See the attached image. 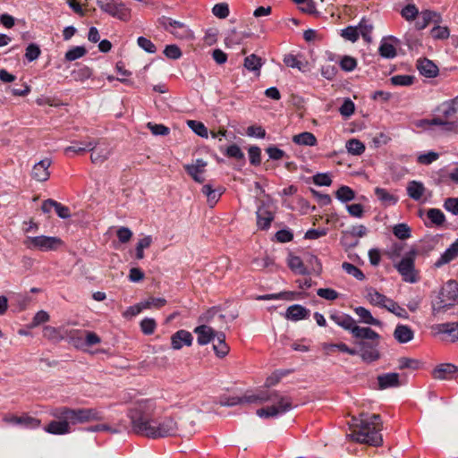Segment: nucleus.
Here are the masks:
<instances>
[{"mask_svg": "<svg viewBox=\"0 0 458 458\" xmlns=\"http://www.w3.org/2000/svg\"><path fill=\"white\" fill-rule=\"evenodd\" d=\"M131 432L150 439L165 438L177 435L179 427L172 416H160L156 401L141 399L127 410Z\"/></svg>", "mask_w": 458, "mask_h": 458, "instance_id": "f257e3e1", "label": "nucleus"}, {"mask_svg": "<svg viewBox=\"0 0 458 458\" xmlns=\"http://www.w3.org/2000/svg\"><path fill=\"white\" fill-rule=\"evenodd\" d=\"M270 402L273 404L265 408L257 410V415L260 418H272L284 414L293 408L292 399L288 396L281 395L276 390H262L257 394H245L242 397L222 395L219 397L218 403L221 406H234L240 403H263Z\"/></svg>", "mask_w": 458, "mask_h": 458, "instance_id": "f03ea898", "label": "nucleus"}, {"mask_svg": "<svg viewBox=\"0 0 458 458\" xmlns=\"http://www.w3.org/2000/svg\"><path fill=\"white\" fill-rule=\"evenodd\" d=\"M49 414L55 420L44 427L52 435H66L71 432V425L83 424L104 420V414L96 408L72 409L66 406L53 408Z\"/></svg>", "mask_w": 458, "mask_h": 458, "instance_id": "7ed1b4c3", "label": "nucleus"}, {"mask_svg": "<svg viewBox=\"0 0 458 458\" xmlns=\"http://www.w3.org/2000/svg\"><path fill=\"white\" fill-rule=\"evenodd\" d=\"M353 421L355 423L352 425V437L357 442L373 446H380L383 444L380 415L361 413L360 419H353Z\"/></svg>", "mask_w": 458, "mask_h": 458, "instance_id": "20e7f679", "label": "nucleus"}, {"mask_svg": "<svg viewBox=\"0 0 458 458\" xmlns=\"http://www.w3.org/2000/svg\"><path fill=\"white\" fill-rule=\"evenodd\" d=\"M357 341L355 344L358 345V354L364 362L371 363L380 358L378 345L380 342V335L370 327H364L363 329H356Z\"/></svg>", "mask_w": 458, "mask_h": 458, "instance_id": "39448f33", "label": "nucleus"}, {"mask_svg": "<svg viewBox=\"0 0 458 458\" xmlns=\"http://www.w3.org/2000/svg\"><path fill=\"white\" fill-rule=\"evenodd\" d=\"M435 111L441 114L435 115L431 119L422 120L423 124L442 126L445 131L458 132V120H452L457 113V107H453L445 101L438 106Z\"/></svg>", "mask_w": 458, "mask_h": 458, "instance_id": "423d86ee", "label": "nucleus"}, {"mask_svg": "<svg viewBox=\"0 0 458 458\" xmlns=\"http://www.w3.org/2000/svg\"><path fill=\"white\" fill-rule=\"evenodd\" d=\"M24 246L29 250H37L40 251H55L64 246V241L56 236H28L23 241Z\"/></svg>", "mask_w": 458, "mask_h": 458, "instance_id": "0eeeda50", "label": "nucleus"}, {"mask_svg": "<svg viewBox=\"0 0 458 458\" xmlns=\"http://www.w3.org/2000/svg\"><path fill=\"white\" fill-rule=\"evenodd\" d=\"M97 4L102 12L113 18L122 21L131 20V10L121 0H97Z\"/></svg>", "mask_w": 458, "mask_h": 458, "instance_id": "6e6552de", "label": "nucleus"}, {"mask_svg": "<svg viewBox=\"0 0 458 458\" xmlns=\"http://www.w3.org/2000/svg\"><path fill=\"white\" fill-rule=\"evenodd\" d=\"M458 302V288H440L432 301L434 313L445 312Z\"/></svg>", "mask_w": 458, "mask_h": 458, "instance_id": "1a4fd4ad", "label": "nucleus"}, {"mask_svg": "<svg viewBox=\"0 0 458 458\" xmlns=\"http://www.w3.org/2000/svg\"><path fill=\"white\" fill-rule=\"evenodd\" d=\"M416 249L411 248L396 265V268L403 281L414 284L418 280V271L415 269Z\"/></svg>", "mask_w": 458, "mask_h": 458, "instance_id": "9d476101", "label": "nucleus"}, {"mask_svg": "<svg viewBox=\"0 0 458 458\" xmlns=\"http://www.w3.org/2000/svg\"><path fill=\"white\" fill-rule=\"evenodd\" d=\"M234 318L235 316L232 315L230 319H228L227 316L223 314L219 308L212 307L199 317V321L211 324L216 328L222 329L226 327L228 320L232 321Z\"/></svg>", "mask_w": 458, "mask_h": 458, "instance_id": "9b49d317", "label": "nucleus"}, {"mask_svg": "<svg viewBox=\"0 0 458 458\" xmlns=\"http://www.w3.org/2000/svg\"><path fill=\"white\" fill-rule=\"evenodd\" d=\"M98 145V141L94 140H89L84 141L74 140L71 146L64 148V154L68 157L73 155H82L87 151H93Z\"/></svg>", "mask_w": 458, "mask_h": 458, "instance_id": "f8f14e48", "label": "nucleus"}, {"mask_svg": "<svg viewBox=\"0 0 458 458\" xmlns=\"http://www.w3.org/2000/svg\"><path fill=\"white\" fill-rule=\"evenodd\" d=\"M194 333L198 335L197 341L199 345H206L216 337L218 333L211 324H204L197 327Z\"/></svg>", "mask_w": 458, "mask_h": 458, "instance_id": "ddd939ff", "label": "nucleus"}, {"mask_svg": "<svg viewBox=\"0 0 458 458\" xmlns=\"http://www.w3.org/2000/svg\"><path fill=\"white\" fill-rule=\"evenodd\" d=\"M458 372L456 366L451 363H443L437 366L431 372L433 378L439 380H451Z\"/></svg>", "mask_w": 458, "mask_h": 458, "instance_id": "4468645a", "label": "nucleus"}, {"mask_svg": "<svg viewBox=\"0 0 458 458\" xmlns=\"http://www.w3.org/2000/svg\"><path fill=\"white\" fill-rule=\"evenodd\" d=\"M51 163L50 158H45L35 164L31 171V177L38 182L47 181L50 176L48 168Z\"/></svg>", "mask_w": 458, "mask_h": 458, "instance_id": "2eb2a0df", "label": "nucleus"}, {"mask_svg": "<svg viewBox=\"0 0 458 458\" xmlns=\"http://www.w3.org/2000/svg\"><path fill=\"white\" fill-rule=\"evenodd\" d=\"M193 337L189 331L181 329L175 332L171 336V345L174 350H180L182 346H191L192 344Z\"/></svg>", "mask_w": 458, "mask_h": 458, "instance_id": "dca6fc26", "label": "nucleus"}, {"mask_svg": "<svg viewBox=\"0 0 458 458\" xmlns=\"http://www.w3.org/2000/svg\"><path fill=\"white\" fill-rule=\"evenodd\" d=\"M331 319L343 328L349 330L352 337H356V329H363L364 327L356 325V321L349 315H331Z\"/></svg>", "mask_w": 458, "mask_h": 458, "instance_id": "f3484780", "label": "nucleus"}, {"mask_svg": "<svg viewBox=\"0 0 458 458\" xmlns=\"http://www.w3.org/2000/svg\"><path fill=\"white\" fill-rule=\"evenodd\" d=\"M417 69L420 73L427 78H435L438 74V67L429 59H419L417 62Z\"/></svg>", "mask_w": 458, "mask_h": 458, "instance_id": "a211bd4d", "label": "nucleus"}, {"mask_svg": "<svg viewBox=\"0 0 458 458\" xmlns=\"http://www.w3.org/2000/svg\"><path fill=\"white\" fill-rule=\"evenodd\" d=\"M301 293L295 291H284L278 293L258 295L255 297L259 301H271V300H281V301H293L299 299Z\"/></svg>", "mask_w": 458, "mask_h": 458, "instance_id": "6ab92c4d", "label": "nucleus"}, {"mask_svg": "<svg viewBox=\"0 0 458 458\" xmlns=\"http://www.w3.org/2000/svg\"><path fill=\"white\" fill-rule=\"evenodd\" d=\"M206 165L207 163L203 159H197L195 165H184V169L196 182L202 183L204 178L199 174L204 173Z\"/></svg>", "mask_w": 458, "mask_h": 458, "instance_id": "aec40b11", "label": "nucleus"}, {"mask_svg": "<svg viewBox=\"0 0 458 458\" xmlns=\"http://www.w3.org/2000/svg\"><path fill=\"white\" fill-rule=\"evenodd\" d=\"M440 15L437 13L425 10L420 13V16L415 22V27L417 30H420L428 27L431 21L438 23L440 22Z\"/></svg>", "mask_w": 458, "mask_h": 458, "instance_id": "412c9836", "label": "nucleus"}, {"mask_svg": "<svg viewBox=\"0 0 458 458\" xmlns=\"http://www.w3.org/2000/svg\"><path fill=\"white\" fill-rule=\"evenodd\" d=\"M310 314V310L302 307L301 305L294 304L287 309L285 317L287 319L298 321L308 318Z\"/></svg>", "mask_w": 458, "mask_h": 458, "instance_id": "4be33fe9", "label": "nucleus"}, {"mask_svg": "<svg viewBox=\"0 0 458 458\" xmlns=\"http://www.w3.org/2000/svg\"><path fill=\"white\" fill-rule=\"evenodd\" d=\"M433 328L438 334L448 335L453 342L458 341V322L437 324Z\"/></svg>", "mask_w": 458, "mask_h": 458, "instance_id": "5701e85b", "label": "nucleus"}, {"mask_svg": "<svg viewBox=\"0 0 458 458\" xmlns=\"http://www.w3.org/2000/svg\"><path fill=\"white\" fill-rule=\"evenodd\" d=\"M274 220V215L265 208H259L257 211V225L260 230H267L271 222Z\"/></svg>", "mask_w": 458, "mask_h": 458, "instance_id": "b1692460", "label": "nucleus"}, {"mask_svg": "<svg viewBox=\"0 0 458 458\" xmlns=\"http://www.w3.org/2000/svg\"><path fill=\"white\" fill-rule=\"evenodd\" d=\"M414 332L406 325H397L394 331V337L400 344H406L413 339Z\"/></svg>", "mask_w": 458, "mask_h": 458, "instance_id": "393cba45", "label": "nucleus"}, {"mask_svg": "<svg viewBox=\"0 0 458 458\" xmlns=\"http://www.w3.org/2000/svg\"><path fill=\"white\" fill-rule=\"evenodd\" d=\"M379 389H386L389 387L399 386V374L397 373H386L377 377Z\"/></svg>", "mask_w": 458, "mask_h": 458, "instance_id": "a878e982", "label": "nucleus"}, {"mask_svg": "<svg viewBox=\"0 0 458 458\" xmlns=\"http://www.w3.org/2000/svg\"><path fill=\"white\" fill-rule=\"evenodd\" d=\"M458 184V167L454 168L451 172L440 170L436 179L437 185H450V182Z\"/></svg>", "mask_w": 458, "mask_h": 458, "instance_id": "bb28decb", "label": "nucleus"}, {"mask_svg": "<svg viewBox=\"0 0 458 458\" xmlns=\"http://www.w3.org/2000/svg\"><path fill=\"white\" fill-rule=\"evenodd\" d=\"M458 257V246L456 242L452 243L449 248L441 255V257L436 261L435 266L440 267L445 264L449 263Z\"/></svg>", "mask_w": 458, "mask_h": 458, "instance_id": "cd10ccee", "label": "nucleus"}, {"mask_svg": "<svg viewBox=\"0 0 458 458\" xmlns=\"http://www.w3.org/2000/svg\"><path fill=\"white\" fill-rule=\"evenodd\" d=\"M425 192V187L422 182L418 181H411L407 185L408 196L414 199L420 200Z\"/></svg>", "mask_w": 458, "mask_h": 458, "instance_id": "c85d7f7f", "label": "nucleus"}, {"mask_svg": "<svg viewBox=\"0 0 458 458\" xmlns=\"http://www.w3.org/2000/svg\"><path fill=\"white\" fill-rule=\"evenodd\" d=\"M213 349L217 357L223 358L228 354L230 348L225 343V335L223 332L216 334V344H213Z\"/></svg>", "mask_w": 458, "mask_h": 458, "instance_id": "c756f323", "label": "nucleus"}, {"mask_svg": "<svg viewBox=\"0 0 458 458\" xmlns=\"http://www.w3.org/2000/svg\"><path fill=\"white\" fill-rule=\"evenodd\" d=\"M293 141L298 145L310 146V147L317 145V142H318L315 135L309 131H304V132L299 133L297 135H294L293 137Z\"/></svg>", "mask_w": 458, "mask_h": 458, "instance_id": "7c9ffc66", "label": "nucleus"}, {"mask_svg": "<svg viewBox=\"0 0 458 458\" xmlns=\"http://www.w3.org/2000/svg\"><path fill=\"white\" fill-rule=\"evenodd\" d=\"M375 195L384 205H394L398 201V198L389 193L386 189L377 187L375 189Z\"/></svg>", "mask_w": 458, "mask_h": 458, "instance_id": "2f4dec72", "label": "nucleus"}, {"mask_svg": "<svg viewBox=\"0 0 458 458\" xmlns=\"http://www.w3.org/2000/svg\"><path fill=\"white\" fill-rule=\"evenodd\" d=\"M367 300L369 301L370 304L374 306H379L385 308L386 303L387 302L388 299L384 294L377 292L375 289L373 291H369L366 294Z\"/></svg>", "mask_w": 458, "mask_h": 458, "instance_id": "473e14b6", "label": "nucleus"}, {"mask_svg": "<svg viewBox=\"0 0 458 458\" xmlns=\"http://www.w3.org/2000/svg\"><path fill=\"white\" fill-rule=\"evenodd\" d=\"M354 311L364 323L373 326L380 325V321L373 318L370 311L364 307H357L354 309Z\"/></svg>", "mask_w": 458, "mask_h": 458, "instance_id": "72a5a7b5", "label": "nucleus"}, {"mask_svg": "<svg viewBox=\"0 0 458 458\" xmlns=\"http://www.w3.org/2000/svg\"><path fill=\"white\" fill-rule=\"evenodd\" d=\"M220 150L227 157L234 158L236 160H244V154L242 151L241 148L236 144H232L225 148V149L221 147Z\"/></svg>", "mask_w": 458, "mask_h": 458, "instance_id": "f704fd0d", "label": "nucleus"}, {"mask_svg": "<svg viewBox=\"0 0 458 458\" xmlns=\"http://www.w3.org/2000/svg\"><path fill=\"white\" fill-rule=\"evenodd\" d=\"M93 74L92 69H90L87 65H81L78 69H75L72 72V77L76 81H84L89 79Z\"/></svg>", "mask_w": 458, "mask_h": 458, "instance_id": "c9c22d12", "label": "nucleus"}, {"mask_svg": "<svg viewBox=\"0 0 458 458\" xmlns=\"http://www.w3.org/2000/svg\"><path fill=\"white\" fill-rule=\"evenodd\" d=\"M262 66V60L260 57L256 55L255 54H251L245 57L244 59V67L251 72H259Z\"/></svg>", "mask_w": 458, "mask_h": 458, "instance_id": "e433bc0d", "label": "nucleus"}, {"mask_svg": "<svg viewBox=\"0 0 458 458\" xmlns=\"http://www.w3.org/2000/svg\"><path fill=\"white\" fill-rule=\"evenodd\" d=\"M288 266L294 273L300 275H306L308 273L303 261L298 256H291L288 260Z\"/></svg>", "mask_w": 458, "mask_h": 458, "instance_id": "4c0bfd02", "label": "nucleus"}, {"mask_svg": "<svg viewBox=\"0 0 458 458\" xmlns=\"http://www.w3.org/2000/svg\"><path fill=\"white\" fill-rule=\"evenodd\" d=\"M335 197L342 202H348L355 198V192L349 186L343 185L335 191Z\"/></svg>", "mask_w": 458, "mask_h": 458, "instance_id": "58836bf2", "label": "nucleus"}, {"mask_svg": "<svg viewBox=\"0 0 458 458\" xmlns=\"http://www.w3.org/2000/svg\"><path fill=\"white\" fill-rule=\"evenodd\" d=\"M393 233L399 240H406L411 237V230L407 224L401 223L393 227Z\"/></svg>", "mask_w": 458, "mask_h": 458, "instance_id": "ea45409f", "label": "nucleus"}, {"mask_svg": "<svg viewBox=\"0 0 458 458\" xmlns=\"http://www.w3.org/2000/svg\"><path fill=\"white\" fill-rule=\"evenodd\" d=\"M347 151L352 155L360 156L365 151V145L357 139H351L346 142Z\"/></svg>", "mask_w": 458, "mask_h": 458, "instance_id": "a19ab883", "label": "nucleus"}, {"mask_svg": "<svg viewBox=\"0 0 458 458\" xmlns=\"http://www.w3.org/2000/svg\"><path fill=\"white\" fill-rule=\"evenodd\" d=\"M284 64L288 67H291V68H296L298 69L299 71L304 72H305V66L307 65V63L306 64H303L301 61H300L296 55H293V54H287L284 56V59H283Z\"/></svg>", "mask_w": 458, "mask_h": 458, "instance_id": "79ce46f5", "label": "nucleus"}, {"mask_svg": "<svg viewBox=\"0 0 458 458\" xmlns=\"http://www.w3.org/2000/svg\"><path fill=\"white\" fill-rule=\"evenodd\" d=\"M326 350L329 352H335L339 351L341 352H345L350 355H357L358 352L355 348H350L346 344L344 343H338V344H329L325 345L324 347Z\"/></svg>", "mask_w": 458, "mask_h": 458, "instance_id": "37998d69", "label": "nucleus"}, {"mask_svg": "<svg viewBox=\"0 0 458 458\" xmlns=\"http://www.w3.org/2000/svg\"><path fill=\"white\" fill-rule=\"evenodd\" d=\"M357 59L351 55H343L340 58L339 65L344 72H352L357 67Z\"/></svg>", "mask_w": 458, "mask_h": 458, "instance_id": "c03bdc74", "label": "nucleus"}, {"mask_svg": "<svg viewBox=\"0 0 458 458\" xmlns=\"http://www.w3.org/2000/svg\"><path fill=\"white\" fill-rule=\"evenodd\" d=\"M378 52L382 57L388 58V59L394 58V56H396V54H397L396 49L394 47V45H392L391 43H388L386 41L381 42L379 48H378Z\"/></svg>", "mask_w": 458, "mask_h": 458, "instance_id": "a18cd8bd", "label": "nucleus"}, {"mask_svg": "<svg viewBox=\"0 0 458 458\" xmlns=\"http://www.w3.org/2000/svg\"><path fill=\"white\" fill-rule=\"evenodd\" d=\"M391 83L394 86H410L414 83L415 77L412 75H394L390 78Z\"/></svg>", "mask_w": 458, "mask_h": 458, "instance_id": "49530a36", "label": "nucleus"}, {"mask_svg": "<svg viewBox=\"0 0 458 458\" xmlns=\"http://www.w3.org/2000/svg\"><path fill=\"white\" fill-rule=\"evenodd\" d=\"M87 54V49L84 47H74L69 49L64 55L66 61H75Z\"/></svg>", "mask_w": 458, "mask_h": 458, "instance_id": "de8ad7c7", "label": "nucleus"}, {"mask_svg": "<svg viewBox=\"0 0 458 458\" xmlns=\"http://www.w3.org/2000/svg\"><path fill=\"white\" fill-rule=\"evenodd\" d=\"M428 218L436 225H442L445 222L444 213L438 208H430L427 213Z\"/></svg>", "mask_w": 458, "mask_h": 458, "instance_id": "09e8293b", "label": "nucleus"}, {"mask_svg": "<svg viewBox=\"0 0 458 458\" xmlns=\"http://www.w3.org/2000/svg\"><path fill=\"white\" fill-rule=\"evenodd\" d=\"M140 330L146 335L154 334L157 328V322L154 318H145L140 321Z\"/></svg>", "mask_w": 458, "mask_h": 458, "instance_id": "8fccbe9b", "label": "nucleus"}, {"mask_svg": "<svg viewBox=\"0 0 458 458\" xmlns=\"http://www.w3.org/2000/svg\"><path fill=\"white\" fill-rule=\"evenodd\" d=\"M189 127L199 136L202 138L208 137V129L204 125L203 123L195 121V120H189L188 121Z\"/></svg>", "mask_w": 458, "mask_h": 458, "instance_id": "3c124183", "label": "nucleus"}, {"mask_svg": "<svg viewBox=\"0 0 458 458\" xmlns=\"http://www.w3.org/2000/svg\"><path fill=\"white\" fill-rule=\"evenodd\" d=\"M430 35L434 39H446L449 38L450 31L446 26L437 25L430 30Z\"/></svg>", "mask_w": 458, "mask_h": 458, "instance_id": "603ef678", "label": "nucleus"}, {"mask_svg": "<svg viewBox=\"0 0 458 458\" xmlns=\"http://www.w3.org/2000/svg\"><path fill=\"white\" fill-rule=\"evenodd\" d=\"M49 319H50V316L47 311L39 310L33 317L32 321H31L30 325L29 326V327L30 328L37 327L41 324L48 322Z\"/></svg>", "mask_w": 458, "mask_h": 458, "instance_id": "864d4df0", "label": "nucleus"}, {"mask_svg": "<svg viewBox=\"0 0 458 458\" xmlns=\"http://www.w3.org/2000/svg\"><path fill=\"white\" fill-rule=\"evenodd\" d=\"M169 32L179 39H189L192 38V32L184 23L176 30H169Z\"/></svg>", "mask_w": 458, "mask_h": 458, "instance_id": "5fc2aeb1", "label": "nucleus"}, {"mask_svg": "<svg viewBox=\"0 0 458 458\" xmlns=\"http://www.w3.org/2000/svg\"><path fill=\"white\" fill-rule=\"evenodd\" d=\"M40 54H41V50H40L39 47L35 43H30L26 47V52H25L24 56L29 62H32V61H35L36 59H38L39 57Z\"/></svg>", "mask_w": 458, "mask_h": 458, "instance_id": "6e6d98bb", "label": "nucleus"}, {"mask_svg": "<svg viewBox=\"0 0 458 458\" xmlns=\"http://www.w3.org/2000/svg\"><path fill=\"white\" fill-rule=\"evenodd\" d=\"M385 308L400 318H404L407 315L406 310L391 299H388Z\"/></svg>", "mask_w": 458, "mask_h": 458, "instance_id": "4d7b16f0", "label": "nucleus"}, {"mask_svg": "<svg viewBox=\"0 0 458 458\" xmlns=\"http://www.w3.org/2000/svg\"><path fill=\"white\" fill-rule=\"evenodd\" d=\"M213 14L219 19H225L229 15V5L226 3H220L214 5Z\"/></svg>", "mask_w": 458, "mask_h": 458, "instance_id": "13d9d810", "label": "nucleus"}, {"mask_svg": "<svg viewBox=\"0 0 458 458\" xmlns=\"http://www.w3.org/2000/svg\"><path fill=\"white\" fill-rule=\"evenodd\" d=\"M342 267H343V269L347 274L354 276L355 278H357L359 280H362L365 277L363 272L360 268H358L356 266H354L351 263L344 262Z\"/></svg>", "mask_w": 458, "mask_h": 458, "instance_id": "bf43d9fd", "label": "nucleus"}, {"mask_svg": "<svg viewBox=\"0 0 458 458\" xmlns=\"http://www.w3.org/2000/svg\"><path fill=\"white\" fill-rule=\"evenodd\" d=\"M340 242L342 246L345 249H352L356 247L359 244V241L354 239L349 233L346 231H342V236L340 239Z\"/></svg>", "mask_w": 458, "mask_h": 458, "instance_id": "052dcab7", "label": "nucleus"}, {"mask_svg": "<svg viewBox=\"0 0 458 458\" xmlns=\"http://www.w3.org/2000/svg\"><path fill=\"white\" fill-rule=\"evenodd\" d=\"M20 418L21 421L19 422V425L24 426L28 428H38L41 424L40 420L29 415L20 416Z\"/></svg>", "mask_w": 458, "mask_h": 458, "instance_id": "680f3d73", "label": "nucleus"}, {"mask_svg": "<svg viewBox=\"0 0 458 458\" xmlns=\"http://www.w3.org/2000/svg\"><path fill=\"white\" fill-rule=\"evenodd\" d=\"M341 36L351 42H356L359 39L360 33L358 28L348 26L342 30Z\"/></svg>", "mask_w": 458, "mask_h": 458, "instance_id": "e2e57ef3", "label": "nucleus"}, {"mask_svg": "<svg viewBox=\"0 0 458 458\" xmlns=\"http://www.w3.org/2000/svg\"><path fill=\"white\" fill-rule=\"evenodd\" d=\"M421 362L415 359L411 358H401L399 360V368L401 369H419Z\"/></svg>", "mask_w": 458, "mask_h": 458, "instance_id": "0e129e2a", "label": "nucleus"}, {"mask_svg": "<svg viewBox=\"0 0 458 458\" xmlns=\"http://www.w3.org/2000/svg\"><path fill=\"white\" fill-rule=\"evenodd\" d=\"M402 16L407 21H413L419 14V10L415 4H407L401 12Z\"/></svg>", "mask_w": 458, "mask_h": 458, "instance_id": "69168bd1", "label": "nucleus"}, {"mask_svg": "<svg viewBox=\"0 0 458 458\" xmlns=\"http://www.w3.org/2000/svg\"><path fill=\"white\" fill-rule=\"evenodd\" d=\"M137 43L140 47H141L149 54H154L157 52V47L155 46V44L150 39L145 37H139L137 39Z\"/></svg>", "mask_w": 458, "mask_h": 458, "instance_id": "338daca9", "label": "nucleus"}, {"mask_svg": "<svg viewBox=\"0 0 458 458\" xmlns=\"http://www.w3.org/2000/svg\"><path fill=\"white\" fill-rule=\"evenodd\" d=\"M249 158H250V163L252 165H255V166L259 165L261 163L260 148L257 146H251L249 148Z\"/></svg>", "mask_w": 458, "mask_h": 458, "instance_id": "774afa93", "label": "nucleus"}]
</instances>
